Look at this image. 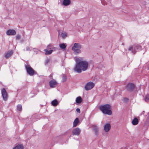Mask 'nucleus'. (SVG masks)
I'll return each mask as SVG.
<instances>
[{"mask_svg":"<svg viewBox=\"0 0 149 149\" xmlns=\"http://www.w3.org/2000/svg\"><path fill=\"white\" fill-rule=\"evenodd\" d=\"M74 48L72 47V50L73 51V53L74 54L77 55L81 53V51L80 49Z\"/></svg>","mask_w":149,"mask_h":149,"instance_id":"obj_12","label":"nucleus"},{"mask_svg":"<svg viewBox=\"0 0 149 149\" xmlns=\"http://www.w3.org/2000/svg\"><path fill=\"white\" fill-rule=\"evenodd\" d=\"M67 132H65V134H66L67 133Z\"/></svg>","mask_w":149,"mask_h":149,"instance_id":"obj_36","label":"nucleus"},{"mask_svg":"<svg viewBox=\"0 0 149 149\" xmlns=\"http://www.w3.org/2000/svg\"><path fill=\"white\" fill-rule=\"evenodd\" d=\"M110 108L111 106L109 104L101 105L99 107L100 110L104 114L109 115H111L112 113V112L110 110Z\"/></svg>","mask_w":149,"mask_h":149,"instance_id":"obj_2","label":"nucleus"},{"mask_svg":"<svg viewBox=\"0 0 149 149\" xmlns=\"http://www.w3.org/2000/svg\"><path fill=\"white\" fill-rule=\"evenodd\" d=\"M22 109V106L20 104L17 105V110L19 111H21Z\"/></svg>","mask_w":149,"mask_h":149,"instance_id":"obj_24","label":"nucleus"},{"mask_svg":"<svg viewBox=\"0 0 149 149\" xmlns=\"http://www.w3.org/2000/svg\"><path fill=\"white\" fill-rule=\"evenodd\" d=\"M21 38V36L19 35H17L16 36V38L17 39L19 40Z\"/></svg>","mask_w":149,"mask_h":149,"instance_id":"obj_28","label":"nucleus"},{"mask_svg":"<svg viewBox=\"0 0 149 149\" xmlns=\"http://www.w3.org/2000/svg\"><path fill=\"white\" fill-rule=\"evenodd\" d=\"M51 104L53 106H56L58 104V101L57 100L55 99L52 101L51 102Z\"/></svg>","mask_w":149,"mask_h":149,"instance_id":"obj_20","label":"nucleus"},{"mask_svg":"<svg viewBox=\"0 0 149 149\" xmlns=\"http://www.w3.org/2000/svg\"><path fill=\"white\" fill-rule=\"evenodd\" d=\"M49 59H46L45 62V65L47 64L49 62Z\"/></svg>","mask_w":149,"mask_h":149,"instance_id":"obj_27","label":"nucleus"},{"mask_svg":"<svg viewBox=\"0 0 149 149\" xmlns=\"http://www.w3.org/2000/svg\"><path fill=\"white\" fill-rule=\"evenodd\" d=\"M13 52L11 50L7 52L5 55V57L6 58H8L10 56L13 54Z\"/></svg>","mask_w":149,"mask_h":149,"instance_id":"obj_13","label":"nucleus"},{"mask_svg":"<svg viewBox=\"0 0 149 149\" xmlns=\"http://www.w3.org/2000/svg\"><path fill=\"white\" fill-rule=\"evenodd\" d=\"M76 111L77 113H80V109L79 108H77L76 109Z\"/></svg>","mask_w":149,"mask_h":149,"instance_id":"obj_32","label":"nucleus"},{"mask_svg":"<svg viewBox=\"0 0 149 149\" xmlns=\"http://www.w3.org/2000/svg\"><path fill=\"white\" fill-rule=\"evenodd\" d=\"M72 47L81 49V45L79 43H75L74 44V46Z\"/></svg>","mask_w":149,"mask_h":149,"instance_id":"obj_15","label":"nucleus"},{"mask_svg":"<svg viewBox=\"0 0 149 149\" xmlns=\"http://www.w3.org/2000/svg\"><path fill=\"white\" fill-rule=\"evenodd\" d=\"M52 45L51 44L49 45L48 46H47V48L48 49H51V48H50V47H52Z\"/></svg>","mask_w":149,"mask_h":149,"instance_id":"obj_31","label":"nucleus"},{"mask_svg":"<svg viewBox=\"0 0 149 149\" xmlns=\"http://www.w3.org/2000/svg\"><path fill=\"white\" fill-rule=\"evenodd\" d=\"M129 100V99L128 98H124V102H127Z\"/></svg>","mask_w":149,"mask_h":149,"instance_id":"obj_29","label":"nucleus"},{"mask_svg":"<svg viewBox=\"0 0 149 149\" xmlns=\"http://www.w3.org/2000/svg\"><path fill=\"white\" fill-rule=\"evenodd\" d=\"M139 122V120L137 118H134L132 121V123L134 125H137Z\"/></svg>","mask_w":149,"mask_h":149,"instance_id":"obj_17","label":"nucleus"},{"mask_svg":"<svg viewBox=\"0 0 149 149\" xmlns=\"http://www.w3.org/2000/svg\"><path fill=\"white\" fill-rule=\"evenodd\" d=\"M142 49L141 46L137 45L130 47L128 50L129 51H131L132 53L135 54L137 52L142 50Z\"/></svg>","mask_w":149,"mask_h":149,"instance_id":"obj_3","label":"nucleus"},{"mask_svg":"<svg viewBox=\"0 0 149 149\" xmlns=\"http://www.w3.org/2000/svg\"><path fill=\"white\" fill-rule=\"evenodd\" d=\"M82 101V98L80 96H79L76 98V102L78 104H80Z\"/></svg>","mask_w":149,"mask_h":149,"instance_id":"obj_19","label":"nucleus"},{"mask_svg":"<svg viewBox=\"0 0 149 149\" xmlns=\"http://www.w3.org/2000/svg\"><path fill=\"white\" fill-rule=\"evenodd\" d=\"M81 132V130L78 127L73 129L72 131V134L73 135L77 136L80 134Z\"/></svg>","mask_w":149,"mask_h":149,"instance_id":"obj_8","label":"nucleus"},{"mask_svg":"<svg viewBox=\"0 0 149 149\" xmlns=\"http://www.w3.org/2000/svg\"><path fill=\"white\" fill-rule=\"evenodd\" d=\"M71 1L70 0H63V4L65 6H68L70 4Z\"/></svg>","mask_w":149,"mask_h":149,"instance_id":"obj_16","label":"nucleus"},{"mask_svg":"<svg viewBox=\"0 0 149 149\" xmlns=\"http://www.w3.org/2000/svg\"><path fill=\"white\" fill-rule=\"evenodd\" d=\"M45 54L46 55H49L51 54L52 52H53V50H51L49 51H48L47 49H45Z\"/></svg>","mask_w":149,"mask_h":149,"instance_id":"obj_22","label":"nucleus"},{"mask_svg":"<svg viewBox=\"0 0 149 149\" xmlns=\"http://www.w3.org/2000/svg\"><path fill=\"white\" fill-rule=\"evenodd\" d=\"M53 74H50L49 76V77L50 79H52L53 78Z\"/></svg>","mask_w":149,"mask_h":149,"instance_id":"obj_30","label":"nucleus"},{"mask_svg":"<svg viewBox=\"0 0 149 149\" xmlns=\"http://www.w3.org/2000/svg\"><path fill=\"white\" fill-rule=\"evenodd\" d=\"M23 146L22 145H18L13 148V149H23Z\"/></svg>","mask_w":149,"mask_h":149,"instance_id":"obj_21","label":"nucleus"},{"mask_svg":"<svg viewBox=\"0 0 149 149\" xmlns=\"http://www.w3.org/2000/svg\"><path fill=\"white\" fill-rule=\"evenodd\" d=\"M1 94L3 100L4 101H6L8 100V95L7 93L4 88H3L1 90Z\"/></svg>","mask_w":149,"mask_h":149,"instance_id":"obj_6","label":"nucleus"},{"mask_svg":"<svg viewBox=\"0 0 149 149\" xmlns=\"http://www.w3.org/2000/svg\"><path fill=\"white\" fill-rule=\"evenodd\" d=\"M60 47L62 49H65L66 47V45L64 43H62L59 45Z\"/></svg>","mask_w":149,"mask_h":149,"instance_id":"obj_23","label":"nucleus"},{"mask_svg":"<svg viewBox=\"0 0 149 149\" xmlns=\"http://www.w3.org/2000/svg\"><path fill=\"white\" fill-rule=\"evenodd\" d=\"M61 36L63 38H65L67 36V35L65 33H63L61 34Z\"/></svg>","mask_w":149,"mask_h":149,"instance_id":"obj_26","label":"nucleus"},{"mask_svg":"<svg viewBox=\"0 0 149 149\" xmlns=\"http://www.w3.org/2000/svg\"><path fill=\"white\" fill-rule=\"evenodd\" d=\"M145 100L146 101V100H149V99L147 98V97H145Z\"/></svg>","mask_w":149,"mask_h":149,"instance_id":"obj_34","label":"nucleus"},{"mask_svg":"<svg viewBox=\"0 0 149 149\" xmlns=\"http://www.w3.org/2000/svg\"><path fill=\"white\" fill-rule=\"evenodd\" d=\"M76 64L74 68L75 72L78 73H81L82 71L86 70L88 68V61L84 60V58L82 57H78L75 59Z\"/></svg>","mask_w":149,"mask_h":149,"instance_id":"obj_1","label":"nucleus"},{"mask_svg":"<svg viewBox=\"0 0 149 149\" xmlns=\"http://www.w3.org/2000/svg\"><path fill=\"white\" fill-rule=\"evenodd\" d=\"M79 123V119L78 118H76L74 121L73 127H76Z\"/></svg>","mask_w":149,"mask_h":149,"instance_id":"obj_14","label":"nucleus"},{"mask_svg":"<svg viewBox=\"0 0 149 149\" xmlns=\"http://www.w3.org/2000/svg\"><path fill=\"white\" fill-rule=\"evenodd\" d=\"M6 34L8 36H14L15 35L16 32L13 29H9L7 31Z\"/></svg>","mask_w":149,"mask_h":149,"instance_id":"obj_10","label":"nucleus"},{"mask_svg":"<svg viewBox=\"0 0 149 149\" xmlns=\"http://www.w3.org/2000/svg\"><path fill=\"white\" fill-rule=\"evenodd\" d=\"M25 68L27 74L30 76H32L35 74H36V72L30 65H25Z\"/></svg>","mask_w":149,"mask_h":149,"instance_id":"obj_4","label":"nucleus"},{"mask_svg":"<svg viewBox=\"0 0 149 149\" xmlns=\"http://www.w3.org/2000/svg\"><path fill=\"white\" fill-rule=\"evenodd\" d=\"M111 126L109 123L106 124L104 127V130L105 132H108L111 129Z\"/></svg>","mask_w":149,"mask_h":149,"instance_id":"obj_11","label":"nucleus"},{"mask_svg":"<svg viewBox=\"0 0 149 149\" xmlns=\"http://www.w3.org/2000/svg\"><path fill=\"white\" fill-rule=\"evenodd\" d=\"M49 83V86L51 88H54L55 87L57 84V82L54 80L50 81Z\"/></svg>","mask_w":149,"mask_h":149,"instance_id":"obj_9","label":"nucleus"},{"mask_svg":"<svg viewBox=\"0 0 149 149\" xmlns=\"http://www.w3.org/2000/svg\"><path fill=\"white\" fill-rule=\"evenodd\" d=\"M63 82H64L66 81L67 79V77L64 74H63L62 77Z\"/></svg>","mask_w":149,"mask_h":149,"instance_id":"obj_25","label":"nucleus"},{"mask_svg":"<svg viewBox=\"0 0 149 149\" xmlns=\"http://www.w3.org/2000/svg\"><path fill=\"white\" fill-rule=\"evenodd\" d=\"M93 130L95 132V134L96 135H98V128L96 126H95L93 128Z\"/></svg>","mask_w":149,"mask_h":149,"instance_id":"obj_18","label":"nucleus"},{"mask_svg":"<svg viewBox=\"0 0 149 149\" xmlns=\"http://www.w3.org/2000/svg\"><path fill=\"white\" fill-rule=\"evenodd\" d=\"M26 51H29L31 50L30 48L29 47H26Z\"/></svg>","mask_w":149,"mask_h":149,"instance_id":"obj_33","label":"nucleus"},{"mask_svg":"<svg viewBox=\"0 0 149 149\" xmlns=\"http://www.w3.org/2000/svg\"><path fill=\"white\" fill-rule=\"evenodd\" d=\"M135 88L134 85L132 83H128L126 86L127 89L129 91L132 92L133 91Z\"/></svg>","mask_w":149,"mask_h":149,"instance_id":"obj_7","label":"nucleus"},{"mask_svg":"<svg viewBox=\"0 0 149 149\" xmlns=\"http://www.w3.org/2000/svg\"><path fill=\"white\" fill-rule=\"evenodd\" d=\"M95 86V84L91 81L87 83L85 85L84 88L86 91H88L92 89Z\"/></svg>","mask_w":149,"mask_h":149,"instance_id":"obj_5","label":"nucleus"},{"mask_svg":"<svg viewBox=\"0 0 149 149\" xmlns=\"http://www.w3.org/2000/svg\"><path fill=\"white\" fill-rule=\"evenodd\" d=\"M101 2H102V4L104 5H105V4L104 3H102V1L101 0Z\"/></svg>","mask_w":149,"mask_h":149,"instance_id":"obj_35","label":"nucleus"}]
</instances>
